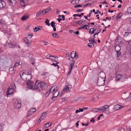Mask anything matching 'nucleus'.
Instances as JSON below:
<instances>
[{
  "label": "nucleus",
  "mask_w": 131,
  "mask_h": 131,
  "mask_svg": "<svg viewBox=\"0 0 131 131\" xmlns=\"http://www.w3.org/2000/svg\"><path fill=\"white\" fill-rule=\"evenodd\" d=\"M58 89V87L57 85H56L52 86L50 89L49 91L46 92L45 94V96H48L49 93H52L53 97L51 99L53 100V99L58 96L59 94V91Z\"/></svg>",
  "instance_id": "nucleus-1"
},
{
  "label": "nucleus",
  "mask_w": 131,
  "mask_h": 131,
  "mask_svg": "<svg viewBox=\"0 0 131 131\" xmlns=\"http://www.w3.org/2000/svg\"><path fill=\"white\" fill-rule=\"evenodd\" d=\"M46 86V83L43 82L36 81L34 86L35 90L38 91H41L45 89Z\"/></svg>",
  "instance_id": "nucleus-2"
},
{
  "label": "nucleus",
  "mask_w": 131,
  "mask_h": 131,
  "mask_svg": "<svg viewBox=\"0 0 131 131\" xmlns=\"http://www.w3.org/2000/svg\"><path fill=\"white\" fill-rule=\"evenodd\" d=\"M105 74L103 72H100L99 74V76L97 82V85L99 86H103L104 83L105 79H104Z\"/></svg>",
  "instance_id": "nucleus-3"
},
{
  "label": "nucleus",
  "mask_w": 131,
  "mask_h": 131,
  "mask_svg": "<svg viewBox=\"0 0 131 131\" xmlns=\"http://www.w3.org/2000/svg\"><path fill=\"white\" fill-rule=\"evenodd\" d=\"M21 101L19 100H15L14 103V107L16 109H20L21 107Z\"/></svg>",
  "instance_id": "nucleus-4"
},
{
  "label": "nucleus",
  "mask_w": 131,
  "mask_h": 131,
  "mask_svg": "<svg viewBox=\"0 0 131 131\" xmlns=\"http://www.w3.org/2000/svg\"><path fill=\"white\" fill-rule=\"evenodd\" d=\"M8 46L10 48H15L18 47L20 48V46L18 45V44L16 42H15L14 41H11L10 42L8 43Z\"/></svg>",
  "instance_id": "nucleus-5"
},
{
  "label": "nucleus",
  "mask_w": 131,
  "mask_h": 131,
  "mask_svg": "<svg viewBox=\"0 0 131 131\" xmlns=\"http://www.w3.org/2000/svg\"><path fill=\"white\" fill-rule=\"evenodd\" d=\"M20 75L21 78L23 80L27 81V72H21L20 73Z\"/></svg>",
  "instance_id": "nucleus-6"
},
{
  "label": "nucleus",
  "mask_w": 131,
  "mask_h": 131,
  "mask_svg": "<svg viewBox=\"0 0 131 131\" xmlns=\"http://www.w3.org/2000/svg\"><path fill=\"white\" fill-rule=\"evenodd\" d=\"M14 90H15L14 89V88L10 87L8 89V90L6 92L7 95V96L8 95L10 94H13Z\"/></svg>",
  "instance_id": "nucleus-7"
},
{
  "label": "nucleus",
  "mask_w": 131,
  "mask_h": 131,
  "mask_svg": "<svg viewBox=\"0 0 131 131\" xmlns=\"http://www.w3.org/2000/svg\"><path fill=\"white\" fill-rule=\"evenodd\" d=\"M27 84L28 86L27 87L29 89H33L34 88V82L32 81H28L27 82Z\"/></svg>",
  "instance_id": "nucleus-8"
},
{
  "label": "nucleus",
  "mask_w": 131,
  "mask_h": 131,
  "mask_svg": "<svg viewBox=\"0 0 131 131\" xmlns=\"http://www.w3.org/2000/svg\"><path fill=\"white\" fill-rule=\"evenodd\" d=\"M72 86L71 85H66L63 89V91L66 92L69 91L72 89Z\"/></svg>",
  "instance_id": "nucleus-9"
},
{
  "label": "nucleus",
  "mask_w": 131,
  "mask_h": 131,
  "mask_svg": "<svg viewBox=\"0 0 131 131\" xmlns=\"http://www.w3.org/2000/svg\"><path fill=\"white\" fill-rule=\"evenodd\" d=\"M75 63V61L73 60H72L70 61V67H69V70L71 71L73 68V67Z\"/></svg>",
  "instance_id": "nucleus-10"
},
{
  "label": "nucleus",
  "mask_w": 131,
  "mask_h": 131,
  "mask_svg": "<svg viewBox=\"0 0 131 131\" xmlns=\"http://www.w3.org/2000/svg\"><path fill=\"white\" fill-rule=\"evenodd\" d=\"M6 3L3 0H0V9L5 7Z\"/></svg>",
  "instance_id": "nucleus-11"
},
{
  "label": "nucleus",
  "mask_w": 131,
  "mask_h": 131,
  "mask_svg": "<svg viewBox=\"0 0 131 131\" xmlns=\"http://www.w3.org/2000/svg\"><path fill=\"white\" fill-rule=\"evenodd\" d=\"M27 81H30L32 78V74L30 72H27Z\"/></svg>",
  "instance_id": "nucleus-12"
},
{
  "label": "nucleus",
  "mask_w": 131,
  "mask_h": 131,
  "mask_svg": "<svg viewBox=\"0 0 131 131\" xmlns=\"http://www.w3.org/2000/svg\"><path fill=\"white\" fill-rule=\"evenodd\" d=\"M123 107H122L119 105H116L114 106L113 109L115 111H116Z\"/></svg>",
  "instance_id": "nucleus-13"
},
{
  "label": "nucleus",
  "mask_w": 131,
  "mask_h": 131,
  "mask_svg": "<svg viewBox=\"0 0 131 131\" xmlns=\"http://www.w3.org/2000/svg\"><path fill=\"white\" fill-rule=\"evenodd\" d=\"M10 4L12 6H14L16 4V0H7Z\"/></svg>",
  "instance_id": "nucleus-14"
},
{
  "label": "nucleus",
  "mask_w": 131,
  "mask_h": 131,
  "mask_svg": "<svg viewBox=\"0 0 131 131\" xmlns=\"http://www.w3.org/2000/svg\"><path fill=\"white\" fill-rule=\"evenodd\" d=\"M44 12V11L43 10H41L38 12L37 13L36 17H38L41 14H45Z\"/></svg>",
  "instance_id": "nucleus-15"
},
{
  "label": "nucleus",
  "mask_w": 131,
  "mask_h": 131,
  "mask_svg": "<svg viewBox=\"0 0 131 131\" xmlns=\"http://www.w3.org/2000/svg\"><path fill=\"white\" fill-rule=\"evenodd\" d=\"M75 53H76V52L74 51H73L70 54L71 57L72 59L75 58V57H76L75 56Z\"/></svg>",
  "instance_id": "nucleus-16"
},
{
  "label": "nucleus",
  "mask_w": 131,
  "mask_h": 131,
  "mask_svg": "<svg viewBox=\"0 0 131 131\" xmlns=\"http://www.w3.org/2000/svg\"><path fill=\"white\" fill-rule=\"evenodd\" d=\"M52 124V122H50L45 124L44 126V127L46 128H48Z\"/></svg>",
  "instance_id": "nucleus-17"
},
{
  "label": "nucleus",
  "mask_w": 131,
  "mask_h": 131,
  "mask_svg": "<svg viewBox=\"0 0 131 131\" xmlns=\"http://www.w3.org/2000/svg\"><path fill=\"white\" fill-rule=\"evenodd\" d=\"M115 50L116 52L120 51L121 50V47L117 45L116 46L115 48Z\"/></svg>",
  "instance_id": "nucleus-18"
},
{
  "label": "nucleus",
  "mask_w": 131,
  "mask_h": 131,
  "mask_svg": "<svg viewBox=\"0 0 131 131\" xmlns=\"http://www.w3.org/2000/svg\"><path fill=\"white\" fill-rule=\"evenodd\" d=\"M116 78L117 79V81H119V80L123 78V75H120L119 74H118L116 75Z\"/></svg>",
  "instance_id": "nucleus-19"
},
{
  "label": "nucleus",
  "mask_w": 131,
  "mask_h": 131,
  "mask_svg": "<svg viewBox=\"0 0 131 131\" xmlns=\"http://www.w3.org/2000/svg\"><path fill=\"white\" fill-rule=\"evenodd\" d=\"M29 17L28 15H24L21 18V19L23 21H24L28 18Z\"/></svg>",
  "instance_id": "nucleus-20"
},
{
  "label": "nucleus",
  "mask_w": 131,
  "mask_h": 131,
  "mask_svg": "<svg viewBox=\"0 0 131 131\" xmlns=\"http://www.w3.org/2000/svg\"><path fill=\"white\" fill-rule=\"evenodd\" d=\"M101 107L102 110H105L107 108L108 109H109V106L107 105H105L103 106L102 107Z\"/></svg>",
  "instance_id": "nucleus-21"
},
{
  "label": "nucleus",
  "mask_w": 131,
  "mask_h": 131,
  "mask_svg": "<svg viewBox=\"0 0 131 131\" xmlns=\"http://www.w3.org/2000/svg\"><path fill=\"white\" fill-rule=\"evenodd\" d=\"M46 113L44 112H43L42 114V115H41V116L40 119L42 120L43 119L45 118V115H46Z\"/></svg>",
  "instance_id": "nucleus-22"
},
{
  "label": "nucleus",
  "mask_w": 131,
  "mask_h": 131,
  "mask_svg": "<svg viewBox=\"0 0 131 131\" xmlns=\"http://www.w3.org/2000/svg\"><path fill=\"white\" fill-rule=\"evenodd\" d=\"M39 27H41L40 26H39L37 27H35L34 29V31L35 32H36L38 31L39 30L41 29Z\"/></svg>",
  "instance_id": "nucleus-23"
},
{
  "label": "nucleus",
  "mask_w": 131,
  "mask_h": 131,
  "mask_svg": "<svg viewBox=\"0 0 131 131\" xmlns=\"http://www.w3.org/2000/svg\"><path fill=\"white\" fill-rule=\"evenodd\" d=\"M15 70L14 68V70H13V68H10L9 69V72L11 74H13L14 73V71Z\"/></svg>",
  "instance_id": "nucleus-24"
},
{
  "label": "nucleus",
  "mask_w": 131,
  "mask_h": 131,
  "mask_svg": "<svg viewBox=\"0 0 131 131\" xmlns=\"http://www.w3.org/2000/svg\"><path fill=\"white\" fill-rule=\"evenodd\" d=\"M84 14L83 13H82L81 14H75L73 15V16L74 17L78 16L79 17H81Z\"/></svg>",
  "instance_id": "nucleus-25"
},
{
  "label": "nucleus",
  "mask_w": 131,
  "mask_h": 131,
  "mask_svg": "<svg viewBox=\"0 0 131 131\" xmlns=\"http://www.w3.org/2000/svg\"><path fill=\"white\" fill-rule=\"evenodd\" d=\"M51 55H50V54H48L46 57V58H49V59H51V60L54 61H56H56L55 60H54V59H52V58H50V57H51Z\"/></svg>",
  "instance_id": "nucleus-26"
},
{
  "label": "nucleus",
  "mask_w": 131,
  "mask_h": 131,
  "mask_svg": "<svg viewBox=\"0 0 131 131\" xmlns=\"http://www.w3.org/2000/svg\"><path fill=\"white\" fill-rule=\"evenodd\" d=\"M89 41L91 42V43H96V42H95L94 40L92 37H90L89 39Z\"/></svg>",
  "instance_id": "nucleus-27"
},
{
  "label": "nucleus",
  "mask_w": 131,
  "mask_h": 131,
  "mask_svg": "<svg viewBox=\"0 0 131 131\" xmlns=\"http://www.w3.org/2000/svg\"><path fill=\"white\" fill-rule=\"evenodd\" d=\"M20 64L19 62H16L15 63L13 68V70H14V68L15 69L16 67L18 66Z\"/></svg>",
  "instance_id": "nucleus-28"
},
{
  "label": "nucleus",
  "mask_w": 131,
  "mask_h": 131,
  "mask_svg": "<svg viewBox=\"0 0 131 131\" xmlns=\"http://www.w3.org/2000/svg\"><path fill=\"white\" fill-rule=\"evenodd\" d=\"M122 13V12H121L119 13L118 14V15L116 17V18L117 19H119L121 18V16H122L121 15Z\"/></svg>",
  "instance_id": "nucleus-29"
},
{
  "label": "nucleus",
  "mask_w": 131,
  "mask_h": 131,
  "mask_svg": "<svg viewBox=\"0 0 131 131\" xmlns=\"http://www.w3.org/2000/svg\"><path fill=\"white\" fill-rule=\"evenodd\" d=\"M51 10V8L50 7H48V8L46 9L45 10V11L44 12L45 14L46 13H47L49 11H50Z\"/></svg>",
  "instance_id": "nucleus-30"
},
{
  "label": "nucleus",
  "mask_w": 131,
  "mask_h": 131,
  "mask_svg": "<svg viewBox=\"0 0 131 131\" xmlns=\"http://www.w3.org/2000/svg\"><path fill=\"white\" fill-rule=\"evenodd\" d=\"M4 124L3 123L1 124H0V130L1 131H3Z\"/></svg>",
  "instance_id": "nucleus-31"
},
{
  "label": "nucleus",
  "mask_w": 131,
  "mask_h": 131,
  "mask_svg": "<svg viewBox=\"0 0 131 131\" xmlns=\"http://www.w3.org/2000/svg\"><path fill=\"white\" fill-rule=\"evenodd\" d=\"M45 23H46V25H47L48 26H50V23H49V20H48L47 19H46Z\"/></svg>",
  "instance_id": "nucleus-32"
},
{
  "label": "nucleus",
  "mask_w": 131,
  "mask_h": 131,
  "mask_svg": "<svg viewBox=\"0 0 131 131\" xmlns=\"http://www.w3.org/2000/svg\"><path fill=\"white\" fill-rule=\"evenodd\" d=\"M94 45L92 43H88V46L91 48H92L93 47Z\"/></svg>",
  "instance_id": "nucleus-33"
},
{
  "label": "nucleus",
  "mask_w": 131,
  "mask_h": 131,
  "mask_svg": "<svg viewBox=\"0 0 131 131\" xmlns=\"http://www.w3.org/2000/svg\"><path fill=\"white\" fill-rule=\"evenodd\" d=\"M127 12L128 14H131V7H129L127 9Z\"/></svg>",
  "instance_id": "nucleus-34"
},
{
  "label": "nucleus",
  "mask_w": 131,
  "mask_h": 131,
  "mask_svg": "<svg viewBox=\"0 0 131 131\" xmlns=\"http://www.w3.org/2000/svg\"><path fill=\"white\" fill-rule=\"evenodd\" d=\"M55 24V23L54 22L52 21L50 24H51V26L52 27H56Z\"/></svg>",
  "instance_id": "nucleus-35"
},
{
  "label": "nucleus",
  "mask_w": 131,
  "mask_h": 131,
  "mask_svg": "<svg viewBox=\"0 0 131 131\" xmlns=\"http://www.w3.org/2000/svg\"><path fill=\"white\" fill-rule=\"evenodd\" d=\"M95 30L93 28H91L90 30V33L91 34H93Z\"/></svg>",
  "instance_id": "nucleus-36"
},
{
  "label": "nucleus",
  "mask_w": 131,
  "mask_h": 131,
  "mask_svg": "<svg viewBox=\"0 0 131 131\" xmlns=\"http://www.w3.org/2000/svg\"><path fill=\"white\" fill-rule=\"evenodd\" d=\"M36 111V109L35 108H31L30 110V111L31 112H32V113Z\"/></svg>",
  "instance_id": "nucleus-37"
},
{
  "label": "nucleus",
  "mask_w": 131,
  "mask_h": 131,
  "mask_svg": "<svg viewBox=\"0 0 131 131\" xmlns=\"http://www.w3.org/2000/svg\"><path fill=\"white\" fill-rule=\"evenodd\" d=\"M92 4L91 3H88L86 4H84V5H83V6L84 7H85L87 6H90Z\"/></svg>",
  "instance_id": "nucleus-38"
},
{
  "label": "nucleus",
  "mask_w": 131,
  "mask_h": 131,
  "mask_svg": "<svg viewBox=\"0 0 131 131\" xmlns=\"http://www.w3.org/2000/svg\"><path fill=\"white\" fill-rule=\"evenodd\" d=\"M20 4L23 7H25L26 6V4L25 2V1L24 2H22L21 3H20Z\"/></svg>",
  "instance_id": "nucleus-39"
},
{
  "label": "nucleus",
  "mask_w": 131,
  "mask_h": 131,
  "mask_svg": "<svg viewBox=\"0 0 131 131\" xmlns=\"http://www.w3.org/2000/svg\"><path fill=\"white\" fill-rule=\"evenodd\" d=\"M59 63V62H58L56 63V64H55V63H53L51 64V65H54V66H55V67L57 66L58 67V68L59 69V66L58 65H57V64H58Z\"/></svg>",
  "instance_id": "nucleus-40"
},
{
  "label": "nucleus",
  "mask_w": 131,
  "mask_h": 131,
  "mask_svg": "<svg viewBox=\"0 0 131 131\" xmlns=\"http://www.w3.org/2000/svg\"><path fill=\"white\" fill-rule=\"evenodd\" d=\"M24 41L25 42L26 44H27V43H28L29 41L28 38H24Z\"/></svg>",
  "instance_id": "nucleus-41"
},
{
  "label": "nucleus",
  "mask_w": 131,
  "mask_h": 131,
  "mask_svg": "<svg viewBox=\"0 0 131 131\" xmlns=\"http://www.w3.org/2000/svg\"><path fill=\"white\" fill-rule=\"evenodd\" d=\"M52 36L54 38H55L56 37V36L58 35V34H57L56 33H53L52 34Z\"/></svg>",
  "instance_id": "nucleus-42"
},
{
  "label": "nucleus",
  "mask_w": 131,
  "mask_h": 131,
  "mask_svg": "<svg viewBox=\"0 0 131 131\" xmlns=\"http://www.w3.org/2000/svg\"><path fill=\"white\" fill-rule=\"evenodd\" d=\"M92 111L93 112H98L97 110V108H93L92 109Z\"/></svg>",
  "instance_id": "nucleus-43"
},
{
  "label": "nucleus",
  "mask_w": 131,
  "mask_h": 131,
  "mask_svg": "<svg viewBox=\"0 0 131 131\" xmlns=\"http://www.w3.org/2000/svg\"><path fill=\"white\" fill-rule=\"evenodd\" d=\"M82 21V20H79V21H77L76 22V24H78L79 25H81L80 21Z\"/></svg>",
  "instance_id": "nucleus-44"
},
{
  "label": "nucleus",
  "mask_w": 131,
  "mask_h": 131,
  "mask_svg": "<svg viewBox=\"0 0 131 131\" xmlns=\"http://www.w3.org/2000/svg\"><path fill=\"white\" fill-rule=\"evenodd\" d=\"M117 53V57H118L119 56L121 55V53L120 51L116 52Z\"/></svg>",
  "instance_id": "nucleus-45"
},
{
  "label": "nucleus",
  "mask_w": 131,
  "mask_h": 131,
  "mask_svg": "<svg viewBox=\"0 0 131 131\" xmlns=\"http://www.w3.org/2000/svg\"><path fill=\"white\" fill-rule=\"evenodd\" d=\"M129 34V33H128L127 32H125V34L123 36L124 37H126L128 35V34Z\"/></svg>",
  "instance_id": "nucleus-46"
},
{
  "label": "nucleus",
  "mask_w": 131,
  "mask_h": 131,
  "mask_svg": "<svg viewBox=\"0 0 131 131\" xmlns=\"http://www.w3.org/2000/svg\"><path fill=\"white\" fill-rule=\"evenodd\" d=\"M123 75V78H124L125 79H127V75L126 74H124Z\"/></svg>",
  "instance_id": "nucleus-47"
},
{
  "label": "nucleus",
  "mask_w": 131,
  "mask_h": 131,
  "mask_svg": "<svg viewBox=\"0 0 131 131\" xmlns=\"http://www.w3.org/2000/svg\"><path fill=\"white\" fill-rule=\"evenodd\" d=\"M95 119L94 118H92L90 121L91 122H92V123H94L95 122Z\"/></svg>",
  "instance_id": "nucleus-48"
},
{
  "label": "nucleus",
  "mask_w": 131,
  "mask_h": 131,
  "mask_svg": "<svg viewBox=\"0 0 131 131\" xmlns=\"http://www.w3.org/2000/svg\"><path fill=\"white\" fill-rule=\"evenodd\" d=\"M32 112H31L30 111H29L28 112V115L27 116V117H28L29 116V115L31 114H32Z\"/></svg>",
  "instance_id": "nucleus-49"
},
{
  "label": "nucleus",
  "mask_w": 131,
  "mask_h": 131,
  "mask_svg": "<svg viewBox=\"0 0 131 131\" xmlns=\"http://www.w3.org/2000/svg\"><path fill=\"white\" fill-rule=\"evenodd\" d=\"M12 86L11 87L14 88V89L15 90V88H16L15 85L14 83H12Z\"/></svg>",
  "instance_id": "nucleus-50"
},
{
  "label": "nucleus",
  "mask_w": 131,
  "mask_h": 131,
  "mask_svg": "<svg viewBox=\"0 0 131 131\" xmlns=\"http://www.w3.org/2000/svg\"><path fill=\"white\" fill-rule=\"evenodd\" d=\"M82 5H77V6H75L74 7L75 8H76L77 7H81L82 6Z\"/></svg>",
  "instance_id": "nucleus-51"
},
{
  "label": "nucleus",
  "mask_w": 131,
  "mask_h": 131,
  "mask_svg": "<svg viewBox=\"0 0 131 131\" xmlns=\"http://www.w3.org/2000/svg\"><path fill=\"white\" fill-rule=\"evenodd\" d=\"M87 26H88L85 27V28H86L87 30H89V29H90V28H89V26H90V25H87Z\"/></svg>",
  "instance_id": "nucleus-52"
},
{
  "label": "nucleus",
  "mask_w": 131,
  "mask_h": 131,
  "mask_svg": "<svg viewBox=\"0 0 131 131\" xmlns=\"http://www.w3.org/2000/svg\"><path fill=\"white\" fill-rule=\"evenodd\" d=\"M80 122L79 121H78L77 122L76 124V127L77 128H78L79 126V124L78 123Z\"/></svg>",
  "instance_id": "nucleus-53"
},
{
  "label": "nucleus",
  "mask_w": 131,
  "mask_h": 131,
  "mask_svg": "<svg viewBox=\"0 0 131 131\" xmlns=\"http://www.w3.org/2000/svg\"><path fill=\"white\" fill-rule=\"evenodd\" d=\"M71 71H70V70H69V72H68V73L67 75V76H69L70 75Z\"/></svg>",
  "instance_id": "nucleus-54"
},
{
  "label": "nucleus",
  "mask_w": 131,
  "mask_h": 131,
  "mask_svg": "<svg viewBox=\"0 0 131 131\" xmlns=\"http://www.w3.org/2000/svg\"><path fill=\"white\" fill-rule=\"evenodd\" d=\"M92 13V11L91 10L90 13L89 14V15H87V16L89 17H90L91 16V14Z\"/></svg>",
  "instance_id": "nucleus-55"
},
{
  "label": "nucleus",
  "mask_w": 131,
  "mask_h": 131,
  "mask_svg": "<svg viewBox=\"0 0 131 131\" xmlns=\"http://www.w3.org/2000/svg\"><path fill=\"white\" fill-rule=\"evenodd\" d=\"M88 26L86 25H84L83 26H82L81 27V28L82 29H84L85 28V27Z\"/></svg>",
  "instance_id": "nucleus-56"
},
{
  "label": "nucleus",
  "mask_w": 131,
  "mask_h": 131,
  "mask_svg": "<svg viewBox=\"0 0 131 131\" xmlns=\"http://www.w3.org/2000/svg\"><path fill=\"white\" fill-rule=\"evenodd\" d=\"M101 3L102 4H107V5L108 4L107 3V2L105 1H104L103 2H102V3Z\"/></svg>",
  "instance_id": "nucleus-57"
},
{
  "label": "nucleus",
  "mask_w": 131,
  "mask_h": 131,
  "mask_svg": "<svg viewBox=\"0 0 131 131\" xmlns=\"http://www.w3.org/2000/svg\"><path fill=\"white\" fill-rule=\"evenodd\" d=\"M73 33L74 34H75L76 35H78L79 33V31H77L76 32H74Z\"/></svg>",
  "instance_id": "nucleus-58"
},
{
  "label": "nucleus",
  "mask_w": 131,
  "mask_h": 131,
  "mask_svg": "<svg viewBox=\"0 0 131 131\" xmlns=\"http://www.w3.org/2000/svg\"><path fill=\"white\" fill-rule=\"evenodd\" d=\"M43 43L45 45H47L48 44V42H46L45 41H44Z\"/></svg>",
  "instance_id": "nucleus-59"
},
{
  "label": "nucleus",
  "mask_w": 131,
  "mask_h": 131,
  "mask_svg": "<svg viewBox=\"0 0 131 131\" xmlns=\"http://www.w3.org/2000/svg\"><path fill=\"white\" fill-rule=\"evenodd\" d=\"M128 99H129L130 100H131V96H130V95L129 96H128V98L126 99V101H127V100Z\"/></svg>",
  "instance_id": "nucleus-60"
},
{
  "label": "nucleus",
  "mask_w": 131,
  "mask_h": 131,
  "mask_svg": "<svg viewBox=\"0 0 131 131\" xmlns=\"http://www.w3.org/2000/svg\"><path fill=\"white\" fill-rule=\"evenodd\" d=\"M107 28V26H106L105 27V28H104V29L103 30H102V33H103V32H104L106 30V28Z\"/></svg>",
  "instance_id": "nucleus-61"
},
{
  "label": "nucleus",
  "mask_w": 131,
  "mask_h": 131,
  "mask_svg": "<svg viewBox=\"0 0 131 131\" xmlns=\"http://www.w3.org/2000/svg\"><path fill=\"white\" fill-rule=\"evenodd\" d=\"M97 110L98 111L102 110L101 107L100 108H97Z\"/></svg>",
  "instance_id": "nucleus-62"
},
{
  "label": "nucleus",
  "mask_w": 131,
  "mask_h": 131,
  "mask_svg": "<svg viewBox=\"0 0 131 131\" xmlns=\"http://www.w3.org/2000/svg\"><path fill=\"white\" fill-rule=\"evenodd\" d=\"M51 57H53L55 59H56V58H57V59L58 58V57L57 56H54L51 55Z\"/></svg>",
  "instance_id": "nucleus-63"
},
{
  "label": "nucleus",
  "mask_w": 131,
  "mask_h": 131,
  "mask_svg": "<svg viewBox=\"0 0 131 131\" xmlns=\"http://www.w3.org/2000/svg\"><path fill=\"white\" fill-rule=\"evenodd\" d=\"M57 20L59 22H60V21L62 20V19L61 18H60L59 19V18H57Z\"/></svg>",
  "instance_id": "nucleus-64"
}]
</instances>
